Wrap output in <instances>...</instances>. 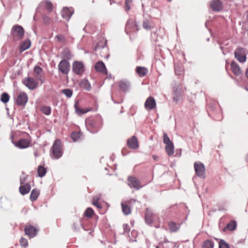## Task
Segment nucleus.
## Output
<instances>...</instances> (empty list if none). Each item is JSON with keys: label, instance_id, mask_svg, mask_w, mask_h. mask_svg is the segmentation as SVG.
<instances>
[{"label": "nucleus", "instance_id": "nucleus-2", "mask_svg": "<svg viewBox=\"0 0 248 248\" xmlns=\"http://www.w3.org/2000/svg\"><path fill=\"white\" fill-rule=\"evenodd\" d=\"M63 155V151L61 146V141L59 139L56 140L51 148L50 156L53 159H58L61 158Z\"/></svg>", "mask_w": 248, "mask_h": 248}, {"label": "nucleus", "instance_id": "nucleus-55", "mask_svg": "<svg viewBox=\"0 0 248 248\" xmlns=\"http://www.w3.org/2000/svg\"><path fill=\"white\" fill-rule=\"evenodd\" d=\"M167 242H169V241H168V240L167 239H166L162 242H161V243L162 244H164V243H166Z\"/></svg>", "mask_w": 248, "mask_h": 248}, {"label": "nucleus", "instance_id": "nucleus-40", "mask_svg": "<svg viewBox=\"0 0 248 248\" xmlns=\"http://www.w3.org/2000/svg\"><path fill=\"white\" fill-rule=\"evenodd\" d=\"M10 96L8 94L6 93H3L1 95L0 101L4 103H6L9 100Z\"/></svg>", "mask_w": 248, "mask_h": 248}, {"label": "nucleus", "instance_id": "nucleus-44", "mask_svg": "<svg viewBox=\"0 0 248 248\" xmlns=\"http://www.w3.org/2000/svg\"><path fill=\"white\" fill-rule=\"evenodd\" d=\"M219 248H230L229 244L223 239H221L219 242Z\"/></svg>", "mask_w": 248, "mask_h": 248}, {"label": "nucleus", "instance_id": "nucleus-26", "mask_svg": "<svg viewBox=\"0 0 248 248\" xmlns=\"http://www.w3.org/2000/svg\"><path fill=\"white\" fill-rule=\"evenodd\" d=\"M31 41L29 39L24 41L20 45L19 48L20 53L28 49L31 46Z\"/></svg>", "mask_w": 248, "mask_h": 248}, {"label": "nucleus", "instance_id": "nucleus-56", "mask_svg": "<svg viewBox=\"0 0 248 248\" xmlns=\"http://www.w3.org/2000/svg\"><path fill=\"white\" fill-rule=\"evenodd\" d=\"M246 76L247 78H248V69L247 70V71L246 72Z\"/></svg>", "mask_w": 248, "mask_h": 248}, {"label": "nucleus", "instance_id": "nucleus-42", "mask_svg": "<svg viewBox=\"0 0 248 248\" xmlns=\"http://www.w3.org/2000/svg\"><path fill=\"white\" fill-rule=\"evenodd\" d=\"M75 110L77 114L78 115H82L85 114L88 111H89L90 109H82L81 108H78L77 106H75Z\"/></svg>", "mask_w": 248, "mask_h": 248}, {"label": "nucleus", "instance_id": "nucleus-27", "mask_svg": "<svg viewBox=\"0 0 248 248\" xmlns=\"http://www.w3.org/2000/svg\"><path fill=\"white\" fill-rule=\"evenodd\" d=\"M101 197V194H98L94 196L93 198L92 203L93 205L95 206L98 209H101L102 208V206L100 204L98 201L100 200Z\"/></svg>", "mask_w": 248, "mask_h": 248}, {"label": "nucleus", "instance_id": "nucleus-20", "mask_svg": "<svg viewBox=\"0 0 248 248\" xmlns=\"http://www.w3.org/2000/svg\"><path fill=\"white\" fill-rule=\"evenodd\" d=\"M94 68L95 70L100 73H107V69L104 63L102 61H99L95 64Z\"/></svg>", "mask_w": 248, "mask_h": 248}, {"label": "nucleus", "instance_id": "nucleus-25", "mask_svg": "<svg viewBox=\"0 0 248 248\" xmlns=\"http://www.w3.org/2000/svg\"><path fill=\"white\" fill-rule=\"evenodd\" d=\"M34 72L35 73V77L36 78L40 80L42 83L44 82V80L41 77V73L42 72V69L39 66H35L34 67Z\"/></svg>", "mask_w": 248, "mask_h": 248}, {"label": "nucleus", "instance_id": "nucleus-17", "mask_svg": "<svg viewBox=\"0 0 248 248\" xmlns=\"http://www.w3.org/2000/svg\"><path fill=\"white\" fill-rule=\"evenodd\" d=\"M28 101V96L26 93H19L16 98V102L17 105L24 106Z\"/></svg>", "mask_w": 248, "mask_h": 248}, {"label": "nucleus", "instance_id": "nucleus-15", "mask_svg": "<svg viewBox=\"0 0 248 248\" xmlns=\"http://www.w3.org/2000/svg\"><path fill=\"white\" fill-rule=\"evenodd\" d=\"M144 107L147 110H152L156 107V102L153 97L150 96L147 98L144 103Z\"/></svg>", "mask_w": 248, "mask_h": 248}, {"label": "nucleus", "instance_id": "nucleus-52", "mask_svg": "<svg viewBox=\"0 0 248 248\" xmlns=\"http://www.w3.org/2000/svg\"><path fill=\"white\" fill-rule=\"evenodd\" d=\"M124 232L127 233L130 231V229L129 228V226L127 224H124L123 225Z\"/></svg>", "mask_w": 248, "mask_h": 248}, {"label": "nucleus", "instance_id": "nucleus-10", "mask_svg": "<svg viewBox=\"0 0 248 248\" xmlns=\"http://www.w3.org/2000/svg\"><path fill=\"white\" fill-rule=\"evenodd\" d=\"M128 186L130 187H133L137 190L140 189L143 186L139 180L135 177H129L128 178Z\"/></svg>", "mask_w": 248, "mask_h": 248}, {"label": "nucleus", "instance_id": "nucleus-35", "mask_svg": "<svg viewBox=\"0 0 248 248\" xmlns=\"http://www.w3.org/2000/svg\"><path fill=\"white\" fill-rule=\"evenodd\" d=\"M37 172L39 177H43L46 175V170L44 167L40 165L38 167Z\"/></svg>", "mask_w": 248, "mask_h": 248}, {"label": "nucleus", "instance_id": "nucleus-53", "mask_svg": "<svg viewBox=\"0 0 248 248\" xmlns=\"http://www.w3.org/2000/svg\"><path fill=\"white\" fill-rule=\"evenodd\" d=\"M27 176H23L20 177V182L21 185L24 184L26 180Z\"/></svg>", "mask_w": 248, "mask_h": 248}, {"label": "nucleus", "instance_id": "nucleus-31", "mask_svg": "<svg viewBox=\"0 0 248 248\" xmlns=\"http://www.w3.org/2000/svg\"><path fill=\"white\" fill-rule=\"evenodd\" d=\"M136 72L140 77H142L147 74L148 69L145 67L140 66L136 68Z\"/></svg>", "mask_w": 248, "mask_h": 248}, {"label": "nucleus", "instance_id": "nucleus-1", "mask_svg": "<svg viewBox=\"0 0 248 248\" xmlns=\"http://www.w3.org/2000/svg\"><path fill=\"white\" fill-rule=\"evenodd\" d=\"M86 126L91 133H96L102 127L103 119L102 117L97 115L86 121Z\"/></svg>", "mask_w": 248, "mask_h": 248}, {"label": "nucleus", "instance_id": "nucleus-36", "mask_svg": "<svg viewBox=\"0 0 248 248\" xmlns=\"http://www.w3.org/2000/svg\"><path fill=\"white\" fill-rule=\"evenodd\" d=\"M122 211L125 215H128L131 213V209L129 206L126 204H124L123 202L121 203Z\"/></svg>", "mask_w": 248, "mask_h": 248}, {"label": "nucleus", "instance_id": "nucleus-50", "mask_svg": "<svg viewBox=\"0 0 248 248\" xmlns=\"http://www.w3.org/2000/svg\"><path fill=\"white\" fill-rule=\"evenodd\" d=\"M143 27L146 30H149L150 29V27L149 26V23L148 21L146 20L144 21L143 23Z\"/></svg>", "mask_w": 248, "mask_h": 248}, {"label": "nucleus", "instance_id": "nucleus-16", "mask_svg": "<svg viewBox=\"0 0 248 248\" xmlns=\"http://www.w3.org/2000/svg\"><path fill=\"white\" fill-rule=\"evenodd\" d=\"M210 6L215 12H219L223 9V4L220 0H212L210 3Z\"/></svg>", "mask_w": 248, "mask_h": 248}, {"label": "nucleus", "instance_id": "nucleus-24", "mask_svg": "<svg viewBox=\"0 0 248 248\" xmlns=\"http://www.w3.org/2000/svg\"><path fill=\"white\" fill-rule=\"evenodd\" d=\"M31 188V186L29 183L22 185L19 187V192L22 195H24L30 192Z\"/></svg>", "mask_w": 248, "mask_h": 248}, {"label": "nucleus", "instance_id": "nucleus-7", "mask_svg": "<svg viewBox=\"0 0 248 248\" xmlns=\"http://www.w3.org/2000/svg\"><path fill=\"white\" fill-rule=\"evenodd\" d=\"M31 141L30 136L28 135V138L26 139H21L16 142L14 143L15 146L19 149H26L29 147Z\"/></svg>", "mask_w": 248, "mask_h": 248}, {"label": "nucleus", "instance_id": "nucleus-5", "mask_svg": "<svg viewBox=\"0 0 248 248\" xmlns=\"http://www.w3.org/2000/svg\"><path fill=\"white\" fill-rule=\"evenodd\" d=\"M158 218L157 215L154 213L150 208H147L145 213V220L147 224H152L154 221H156Z\"/></svg>", "mask_w": 248, "mask_h": 248}, {"label": "nucleus", "instance_id": "nucleus-38", "mask_svg": "<svg viewBox=\"0 0 248 248\" xmlns=\"http://www.w3.org/2000/svg\"><path fill=\"white\" fill-rule=\"evenodd\" d=\"M236 222L235 221L232 220L229 222L226 226V228L230 231H233L236 227Z\"/></svg>", "mask_w": 248, "mask_h": 248}, {"label": "nucleus", "instance_id": "nucleus-47", "mask_svg": "<svg viewBox=\"0 0 248 248\" xmlns=\"http://www.w3.org/2000/svg\"><path fill=\"white\" fill-rule=\"evenodd\" d=\"M133 0H125V10L126 11H129L131 8Z\"/></svg>", "mask_w": 248, "mask_h": 248}, {"label": "nucleus", "instance_id": "nucleus-59", "mask_svg": "<svg viewBox=\"0 0 248 248\" xmlns=\"http://www.w3.org/2000/svg\"><path fill=\"white\" fill-rule=\"evenodd\" d=\"M246 159L248 161V155L246 156Z\"/></svg>", "mask_w": 248, "mask_h": 248}, {"label": "nucleus", "instance_id": "nucleus-3", "mask_svg": "<svg viewBox=\"0 0 248 248\" xmlns=\"http://www.w3.org/2000/svg\"><path fill=\"white\" fill-rule=\"evenodd\" d=\"M24 35L23 27L18 25L13 26L11 29V36L15 41H18L22 39Z\"/></svg>", "mask_w": 248, "mask_h": 248}, {"label": "nucleus", "instance_id": "nucleus-39", "mask_svg": "<svg viewBox=\"0 0 248 248\" xmlns=\"http://www.w3.org/2000/svg\"><path fill=\"white\" fill-rule=\"evenodd\" d=\"M214 243L210 240H207L204 242L202 245V248H213Z\"/></svg>", "mask_w": 248, "mask_h": 248}, {"label": "nucleus", "instance_id": "nucleus-8", "mask_svg": "<svg viewBox=\"0 0 248 248\" xmlns=\"http://www.w3.org/2000/svg\"><path fill=\"white\" fill-rule=\"evenodd\" d=\"M139 30L138 26L136 21L132 19H129L126 24L125 29V32L129 34L132 32H136Z\"/></svg>", "mask_w": 248, "mask_h": 248}, {"label": "nucleus", "instance_id": "nucleus-41", "mask_svg": "<svg viewBox=\"0 0 248 248\" xmlns=\"http://www.w3.org/2000/svg\"><path fill=\"white\" fill-rule=\"evenodd\" d=\"M94 214L93 209L91 207H88L84 213V216L86 217H91Z\"/></svg>", "mask_w": 248, "mask_h": 248}, {"label": "nucleus", "instance_id": "nucleus-49", "mask_svg": "<svg viewBox=\"0 0 248 248\" xmlns=\"http://www.w3.org/2000/svg\"><path fill=\"white\" fill-rule=\"evenodd\" d=\"M43 20L44 23L48 24L50 23L51 19L47 16H44L43 18Z\"/></svg>", "mask_w": 248, "mask_h": 248}, {"label": "nucleus", "instance_id": "nucleus-43", "mask_svg": "<svg viewBox=\"0 0 248 248\" xmlns=\"http://www.w3.org/2000/svg\"><path fill=\"white\" fill-rule=\"evenodd\" d=\"M175 74L177 75H182L183 74V68L179 65H175L174 66Z\"/></svg>", "mask_w": 248, "mask_h": 248}, {"label": "nucleus", "instance_id": "nucleus-32", "mask_svg": "<svg viewBox=\"0 0 248 248\" xmlns=\"http://www.w3.org/2000/svg\"><path fill=\"white\" fill-rule=\"evenodd\" d=\"M80 85L81 88L88 91L91 89V84L87 79L82 80L80 83Z\"/></svg>", "mask_w": 248, "mask_h": 248}, {"label": "nucleus", "instance_id": "nucleus-62", "mask_svg": "<svg viewBox=\"0 0 248 248\" xmlns=\"http://www.w3.org/2000/svg\"><path fill=\"white\" fill-rule=\"evenodd\" d=\"M34 155H35V156H37V154H36V153H34Z\"/></svg>", "mask_w": 248, "mask_h": 248}, {"label": "nucleus", "instance_id": "nucleus-57", "mask_svg": "<svg viewBox=\"0 0 248 248\" xmlns=\"http://www.w3.org/2000/svg\"><path fill=\"white\" fill-rule=\"evenodd\" d=\"M74 227H75V229L76 230L78 229V228H76V227H77V226H75V224H74Z\"/></svg>", "mask_w": 248, "mask_h": 248}, {"label": "nucleus", "instance_id": "nucleus-33", "mask_svg": "<svg viewBox=\"0 0 248 248\" xmlns=\"http://www.w3.org/2000/svg\"><path fill=\"white\" fill-rule=\"evenodd\" d=\"M82 133L80 132H73L71 134V138L74 142L78 141L81 137Z\"/></svg>", "mask_w": 248, "mask_h": 248}, {"label": "nucleus", "instance_id": "nucleus-60", "mask_svg": "<svg viewBox=\"0 0 248 248\" xmlns=\"http://www.w3.org/2000/svg\"><path fill=\"white\" fill-rule=\"evenodd\" d=\"M247 17L248 18V11H247Z\"/></svg>", "mask_w": 248, "mask_h": 248}, {"label": "nucleus", "instance_id": "nucleus-21", "mask_svg": "<svg viewBox=\"0 0 248 248\" xmlns=\"http://www.w3.org/2000/svg\"><path fill=\"white\" fill-rule=\"evenodd\" d=\"M127 143L129 148L136 149L138 148L139 144L138 140L135 136H133L127 141Z\"/></svg>", "mask_w": 248, "mask_h": 248}, {"label": "nucleus", "instance_id": "nucleus-19", "mask_svg": "<svg viewBox=\"0 0 248 248\" xmlns=\"http://www.w3.org/2000/svg\"><path fill=\"white\" fill-rule=\"evenodd\" d=\"M120 89L123 92H126L128 91L131 87L130 82L127 80H121L118 83Z\"/></svg>", "mask_w": 248, "mask_h": 248}, {"label": "nucleus", "instance_id": "nucleus-13", "mask_svg": "<svg viewBox=\"0 0 248 248\" xmlns=\"http://www.w3.org/2000/svg\"><path fill=\"white\" fill-rule=\"evenodd\" d=\"M24 84L30 90H34L38 85L37 82L32 78L28 77L23 81Z\"/></svg>", "mask_w": 248, "mask_h": 248}, {"label": "nucleus", "instance_id": "nucleus-6", "mask_svg": "<svg viewBox=\"0 0 248 248\" xmlns=\"http://www.w3.org/2000/svg\"><path fill=\"white\" fill-rule=\"evenodd\" d=\"M194 170L196 175L200 177L204 178L205 177V167L204 164L201 162H195L194 164Z\"/></svg>", "mask_w": 248, "mask_h": 248}, {"label": "nucleus", "instance_id": "nucleus-14", "mask_svg": "<svg viewBox=\"0 0 248 248\" xmlns=\"http://www.w3.org/2000/svg\"><path fill=\"white\" fill-rule=\"evenodd\" d=\"M25 234L29 238H32L36 236L38 230L31 225L26 226L24 229Z\"/></svg>", "mask_w": 248, "mask_h": 248}, {"label": "nucleus", "instance_id": "nucleus-63", "mask_svg": "<svg viewBox=\"0 0 248 248\" xmlns=\"http://www.w3.org/2000/svg\"><path fill=\"white\" fill-rule=\"evenodd\" d=\"M94 50H95V51L96 50V47H95Z\"/></svg>", "mask_w": 248, "mask_h": 248}, {"label": "nucleus", "instance_id": "nucleus-51", "mask_svg": "<svg viewBox=\"0 0 248 248\" xmlns=\"http://www.w3.org/2000/svg\"><path fill=\"white\" fill-rule=\"evenodd\" d=\"M56 38L60 42H63L64 41V37L62 34H58L56 36Z\"/></svg>", "mask_w": 248, "mask_h": 248}, {"label": "nucleus", "instance_id": "nucleus-11", "mask_svg": "<svg viewBox=\"0 0 248 248\" xmlns=\"http://www.w3.org/2000/svg\"><path fill=\"white\" fill-rule=\"evenodd\" d=\"M173 96L174 102L177 103L181 97V88L177 84H175L172 87Z\"/></svg>", "mask_w": 248, "mask_h": 248}, {"label": "nucleus", "instance_id": "nucleus-37", "mask_svg": "<svg viewBox=\"0 0 248 248\" xmlns=\"http://www.w3.org/2000/svg\"><path fill=\"white\" fill-rule=\"evenodd\" d=\"M41 110L44 114L49 115L51 114V108L49 106H43L41 108Z\"/></svg>", "mask_w": 248, "mask_h": 248}, {"label": "nucleus", "instance_id": "nucleus-54", "mask_svg": "<svg viewBox=\"0 0 248 248\" xmlns=\"http://www.w3.org/2000/svg\"><path fill=\"white\" fill-rule=\"evenodd\" d=\"M153 158H154V159L155 160H157L158 158V156H157V155H153L152 156Z\"/></svg>", "mask_w": 248, "mask_h": 248}, {"label": "nucleus", "instance_id": "nucleus-48", "mask_svg": "<svg viewBox=\"0 0 248 248\" xmlns=\"http://www.w3.org/2000/svg\"><path fill=\"white\" fill-rule=\"evenodd\" d=\"M20 244L21 247L26 248L28 246V242L26 239L21 238L20 240Z\"/></svg>", "mask_w": 248, "mask_h": 248}, {"label": "nucleus", "instance_id": "nucleus-12", "mask_svg": "<svg viewBox=\"0 0 248 248\" xmlns=\"http://www.w3.org/2000/svg\"><path fill=\"white\" fill-rule=\"evenodd\" d=\"M235 58L241 63L246 61V56L244 55V50L243 48H238L234 52Z\"/></svg>", "mask_w": 248, "mask_h": 248}, {"label": "nucleus", "instance_id": "nucleus-45", "mask_svg": "<svg viewBox=\"0 0 248 248\" xmlns=\"http://www.w3.org/2000/svg\"><path fill=\"white\" fill-rule=\"evenodd\" d=\"M163 143L165 145L172 143L170 141L169 137L168 136L167 133H164V134H163Z\"/></svg>", "mask_w": 248, "mask_h": 248}, {"label": "nucleus", "instance_id": "nucleus-61", "mask_svg": "<svg viewBox=\"0 0 248 248\" xmlns=\"http://www.w3.org/2000/svg\"><path fill=\"white\" fill-rule=\"evenodd\" d=\"M112 1L111 0H110V4H112Z\"/></svg>", "mask_w": 248, "mask_h": 248}, {"label": "nucleus", "instance_id": "nucleus-34", "mask_svg": "<svg viewBox=\"0 0 248 248\" xmlns=\"http://www.w3.org/2000/svg\"><path fill=\"white\" fill-rule=\"evenodd\" d=\"M39 195V191L36 189H33L31 192L30 195V200L31 201H35Z\"/></svg>", "mask_w": 248, "mask_h": 248}, {"label": "nucleus", "instance_id": "nucleus-29", "mask_svg": "<svg viewBox=\"0 0 248 248\" xmlns=\"http://www.w3.org/2000/svg\"><path fill=\"white\" fill-rule=\"evenodd\" d=\"M165 151L169 156H171L174 154V146L173 143L165 145Z\"/></svg>", "mask_w": 248, "mask_h": 248}, {"label": "nucleus", "instance_id": "nucleus-18", "mask_svg": "<svg viewBox=\"0 0 248 248\" xmlns=\"http://www.w3.org/2000/svg\"><path fill=\"white\" fill-rule=\"evenodd\" d=\"M73 13L74 10L72 8H63L61 12V15L62 18L65 19L66 21H69Z\"/></svg>", "mask_w": 248, "mask_h": 248}, {"label": "nucleus", "instance_id": "nucleus-46", "mask_svg": "<svg viewBox=\"0 0 248 248\" xmlns=\"http://www.w3.org/2000/svg\"><path fill=\"white\" fill-rule=\"evenodd\" d=\"M62 93L68 98L71 97L73 94L72 91L68 89L63 90Z\"/></svg>", "mask_w": 248, "mask_h": 248}, {"label": "nucleus", "instance_id": "nucleus-64", "mask_svg": "<svg viewBox=\"0 0 248 248\" xmlns=\"http://www.w3.org/2000/svg\"><path fill=\"white\" fill-rule=\"evenodd\" d=\"M132 233H136V232H132Z\"/></svg>", "mask_w": 248, "mask_h": 248}, {"label": "nucleus", "instance_id": "nucleus-28", "mask_svg": "<svg viewBox=\"0 0 248 248\" xmlns=\"http://www.w3.org/2000/svg\"><path fill=\"white\" fill-rule=\"evenodd\" d=\"M170 231L171 232H175L178 231L180 224H177L175 222L171 221L169 223Z\"/></svg>", "mask_w": 248, "mask_h": 248}, {"label": "nucleus", "instance_id": "nucleus-30", "mask_svg": "<svg viewBox=\"0 0 248 248\" xmlns=\"http://www.w3.org/2000/svg\"><path fill=\"white\" fill-rule=\"evenodd\" d=\"M44 6L49 12L51 11L53 8V5L50 1L45 0L42 1L39 4V7Z\"/></svg>", "mask_w": 248, "mask_h": 248}, {"label": "nucleus", "instance_id": "nucleus-22", "mask_svg": "<svg viewBox=\"0 0 248 248\" xmlns=\"http://www.w3.org/2000/svg\"><path fill=\"white\" fill-rule=\"evenodd\" d=\"M61 57L67 61L71 60L73 57L71 52L67 48L64 49L61 53Z\"/></svg>", "mask_w": 248, "mask_h": 248}, {"label": "nucleus", "instance_id": "nucleus-23", "mask_svg": "<svg viewBox=\"0 0 248 248\" xmlns=\"http://www.w3.org/2000/svg\"><path fill=\"white\" fill-rule=\"evenodd\" d=\"M231 66L233 73L235 76H238L242 74V71L239 66L235 62H232L231 64Z\"/></svg>", "mask_w": 248, "mask_h": 248}, {"label": "nucleus", "instance_id": "nucleus-58", "mask_svg": "<svg viewBox=\"0 0 248 248\" xmlns=\"http://www.w3.org/2000/svg\"><path fill=\"white\" fill-rule=\"evenodd\" d=\"M74 227H75V229L76 230L78 229V228H76V227H77V226H75V224H74Z\"/></svg>", "mask_w": 248, "mask_h": 248}, {"label": "nucleus", "instance_id": "nucleus-9", "mask_svg": "<svg viewBox=\"0 0 248 248\" xmlns=\"http://www.w3.org/2000/svg\"><path fill=\"white\" fill-rule=\"evenodd\" d=\"M58 70L63 74H67L70 68V63L66 60H62L58 64Z\"/></svg>", "mask_w": 248, "mask_h": 248}, {"label": "nucleus", "instance_id": "nucleus-4", "mask_svg": "<svg viewBox=\"0 0 248 248\" xmlns=\"http://www.w3.org/2000/svg\"><path fill=\"white\" fill-rule=\"evenodd\" d=\"M73 72L78 75H81L85 71L84 64L82 62L75 61L72 64Z\"/></svg>", "mask_w": 248, "mask_h": 248}]
</instances>
